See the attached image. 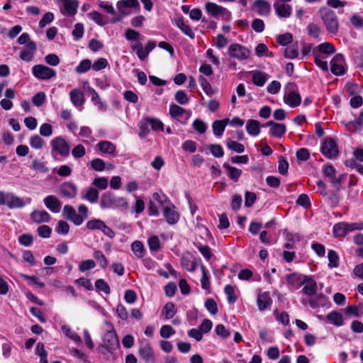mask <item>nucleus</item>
<instances>
[{
	"mask_svg": "<svg viewBox=\"0 0 363 363\" xmlns=\"http://www.w3.org/2000/svg\"><path fill=\"white\" fill-rule=\"evenodd\" d=\"M99 191L93 187L88 189L86 194L83 196V199H86L91 203H95L98 201L99 199Z\"/></svg>",
	"mask_w": 363,
	"mask_h": 363,
	"instance_id": "ea45409f",
	"label": "nucleus"
},
{
	"mask_svg": "<svg viewBox=\"0 0 363 363\" xmlns=\"http://www.w3.org/2000/svg\"><path fill=\"white\" fill-rule=\"evenodd\" d=\"M30 145L33 148L40 150L45 145V141L38 135H35L30 138Z\"/></svg>",
	"mask_w": 363,
	"mask_h": 363,
	"instance_id": "864d4df0",
	"label": "nucleus"
},
{
	"mask_svg": "<svg viewBox=\"0 0 363 363\" xmlns=\"http://www.w3.org/2000/svg\"><path fill=\"white\" fill-rule=\"evenodd\" d=\"M308 277L298 273H292L286 276V280L293 289H298L305 284Z\"/></svg>",
	"mask_w": 363,
	"mask_h": 363,
	"instance_id": "ddd939ff",
	"label": "nucleus"
},
{
	"mask_svg": "<svg viewBox=\"0 0 363 363\" xmlns=\"http://www.w3.org/2000/svg\"><path fill=\"white\" fill-rule=\"evenodd\" d=\"M127 205L126 201L123 197L116 198L113 194L106 191L101 195L100 206L101 208H114L118 206Z\"/></svg>",
	"mask_w": 363,
	"mask_h": 363,
	"instance_id": "20e7f679",
	"label": "nucleus"
},
{
	"mask_svg": "<svg viewBox=\"0 0 363 363\" xmlns=\"http://www.w3.org/2000/svg\"><path fill=\"white\" fill-rule=\"evenodd\" d=\"M147 244L151 251L157 252L160 248V241L157 235H152L147 240Z\"/></svg>",
	"mask_w": 363,
	"mask_h": 363,
	"instance_id": "3c124183",
	"label": "nucleus"
},
{
	"mask_svg": "<svg viewBox=\"0 0 363 363\" xmlns=\"http://www.w3.org/2000/svg\"><path fill=\"white\" fill-rule=\"evenodd\" d=\"M95 288L97 291H103L107 295L111 293L109 285L102 279L95 281Z\"/></svg>",
	"mask_w": 363,
	"mask_h": 363,
	"instance_id": "09e8293b",
	"label": "nucleus"
},
{
	"mask_svg": "<svg viewBox=\"0 0 363 363\" xmlns=\"http://www.w3.org/2000/svg\"><path fill=\"white\" fill-rule=\"evenodd\" d=\"M62 330L67 337H69L70 339L74 340L75 342H77V343L82 342V339L79 336V335L77 333H75L74 331H73L69 326L62 325Z\"/></svg>",
	"mask_w": 363,
	"mask_h": 363,
	"instance_id": "79ce46f5",
	"label": "nucleus"
},
{
	"mask_svg": "<svg viewBox=\"0 0 363 363\" xmlns=\"http://www.w3.org/2000/svg\"><path fill=\"white\" fill-rule=\"evenodd\" d=\"M96 267V263L93 259H86L82 262L79 265V269L82 272H84L86 271L94 269Z\"/></svg>",
	"mask_w": 363,
	"mask_h": 363,
	"instance_id": "13d9d810",
	"label": "nucleus"
},
{
	"mask_svg": "<svg viewBox=\"0 0 363 363\" xmlns=\"http://www.w3.org/2000/svg\"><path fill=\"white\" fill-rule=\"evenodd\" d=\"M174 99L179 104L184 105L188 104L189 99L186 94L183 90H179L176 92Z\"/></svg>",
	"mask_w": 363,
	"mask_h": 363,
	"instance_id": "0e129e2a",
	"label": "nucleus"
},
{
	"mask_svg": "<svg viewBox=\"0 0 363 363\" xmlns=\"http://www.w3.org/2000/svg\"><path fill=\"white\" fill-rule=\"evenodd\" d=\"M223 167L228 170V176L232 181L236 182L242 174V170L230 166L228 163H224Z\"/></svg>",
	"mask_w": 363,
	"mask_h": 363,
	"instance_id": "4c0bfd02",
	"label": "nucleus"
},
{
	"mask_svg": "<svg viewBox=\"0 0 363 363\" xmlns=\"http://www.w3.org/2000/svg\"><path fill=\"white\" fill-rule=\"evenodd\" d=\"M175 24L182 30V33L189 36L190 38L194 39L195 38V33L191 27L186 24L183 18H180L175 20Z\"/></svg>",
	"mask_w": 363,
	"mask_h": 363,
	"instance_id": "473e14b6",
	"label": "nucleus"
},
{
	"mask_svg": "<svg viewBox=\"0 0 363 363\" xmlns=\"http://www.w3.org/2000/svg\"><path fill=\"white\" fill-rule=\"evenodd\" d=\"M139 354L145 362H155L153 350L148 342H143L139 348Z\"/></svg>",
	"mask_w": 363,
	"mask_h": 363,
	"instance_id": "f3484780",
	"label": "nucleus"
},
{
	"mask_svg": "<svg viewBox=\"0 0 363 363\" xmlns=\"http://www.w3.org/2000/svg\"><path fill=\"white\" fill-rule=\"evenodd\" d=\"M227 147L238 153H242L245 150V147L242 144L234 141L231 139L226 140Z\"/></svg>",
	"mask_w": 363,
	"mask_h": 363,
	"instance_id": "49530a36",
	"label": "nucleus"
},
{
	"mask_svg": "<svg viewBox=\"0 0 363 363\" xmlns=\"http://www.w3.org/2000/svg\"><path fill=\"white\" fill-rule=\"evenodd\" d=\"M30 202L29 197L23 199L11 192L0 191V206H6L9 209L22 208Z\"/></svg>",
	"mask_w": 363,
	"mask_h": 363,
	"instance_id": "f257e3e1",
	"label": "nucleus"
},
{
	"mask_svg": "<svg viewBox=\"0 0 363 363\" xmlns=\"http://www.w3.org/2000/svg\"><path fill=\"white\" fill-rule=\"evenodd\" d=\"M323 174L326 177H328L331 184L336 186L337 189L340 186L341 179L336 177V170L332 165H327L323 169Z\"/></svg>",
	"mask_w": 363,
	"mask_h": 363,
	"instance_id": "5701e85b",
	"label": "nucleus"
},
{
	"mask_svg": "<svg viewBox=\"0 0 363 363\" xmlns=\"http://www.w3.org/2000/svg\"><path fill=\"white\" fill-rule=\"evenodd\" d=\"M163 216L169 225H174L179 220V214L177 211L175 206L171 202H168L164 206Z\"/></svg>",
	"mask_w": 363,
	"mask_h": 363,
	"instance_id": "9d476101",
	"label": "nucleus"
},
{
	"mask_svg": "<svg viewBox=\"0 0 363 363\" xmlns=\"http://www.w3.org/2000/svg\"><path fill=\"white\" fill-rule=\"evenodd\" d=\"M247 133L251 136H257L260 133V124L257 120L249 119L246 124Z\"/></svg>",
	"mask_w": 363,
	"mask_h": 363,
	"instance_id": "c756f323",
	"label": "nucleus"
},
{
	"mask_svg": "<svg viewBox=\"0 0 363 363\" xmlns=\"http://www.w3.org/2000/svg\"><path fill=\"white\" fill-rule=\"evenodd\" d=\"M250 50L238 43L231 44L228 49V55L239 61H242L248 59L250 56Z\"/></svg>",
	"mask_w": 363,
	"mask_h": 363,
	"instance_id": "423d86ee",
	"label": "nucleus"
},
{
	"mask_svg": "<svg viewBox=\"0 0 363 363\" xmlns=\"http://www.w3.org/2000/svg\"><path fill=\"white\" fill-rule=\"evenodd\" d=\"M59 191L62 197L74 199L77 194V187L74 184L70 182H66L60 185Z\"/></svg>",
	"mask_w": 363,
	"mask_h": 363,
	"instance_id": "2eb2a0df",
	"label": "nucleus"
},
{
	"mask_svg": "<svg viewBox=\"0 0 363 363\" xmlns=\"http://www.w3.org/2000/svg\"><path fill=\"white\" fill-rule=\"evenodd\" d=\"M275 13L280 18H289L291 15L292 9L289 4L276 2L274 4Z\"/></svg>",
	"mask_w": 363,
	"mask_h": 363,
	"instance_id": "aec40b11",
	"label": "nucleus"
},
{
	"mask_svg": "<svg viewBox=\"0 0 363 363\" xmlns=\"http://www.w3.org/2000/svg\"><path fill=\"white\" fill-rule=\"evenodd\" d=\"M322 154L328 159L335 158L338 155V148L335 140L332 138H328L321 145Z\"/></svg>",
	"mask_w": 363,
	"mask_h": 363,
	"instance_id": "1a4fd4ad",
	"label": "nucleus"
},
{
	"mask_svg": "<svg viewBox=\"0 0 363 363\" xmlns=\"http://www.w3.org/2000/svg\"><path fill=\"white\" fill-rule=\"evenodd\" d=\"M96 146L100 152L104 154L114 155L116 151L115 145L108 140L100 141Z\"/></svg>",
	"mask_w": 363,
	"mask_h": 363,
	"instance_id": "c85d7f7f",
	"label": "nucleus"
},
{
	"mask_svg": "<svg viewBox=\"0 0 363 363\" xmlns=\"http://www.w3.org/2000/svg\"><path fill=\"white\" fill-rule=\"evenodd\" d=\"M284 101L291 107H296L300 105L301 98L298 92L291 91L287 95L284 96Z\"/></svg>",
	"mask_w": 363,
	"mask_h": 363,
	"instance_id": "a878e982",
	"label": "nucleus"
},
{
	"mask_svg": "<svg viewBox=\"0 0 363 363\" xmlns=\"http://www.w3.org/2000/svg\"><path fill=\"white\" fill-rule=\"evenodd\" d=\"M31 220L36 223H48L50 219V215L45 210H34L30 213Z\"/></svg>",
	"mask_w": 363,
	"mask_h": 363,
	"instance_id": "412c9836",
	"label": "nucleus"
},
{
	"mask_svg": "<svg viewBox=\"0 0 363 363\" xmlns=\"http://www.w3.org/2000/svg\"><path fill=\"white\" fill-rule=\"evenodd\" d=\"M345 314L347 315H353L355 317H359L362 314H363V311L360 310L359 307L357 306H348L346 307L345 310Z\"/></svg>",
	"mask_w": 363,
	"mask_h": 363,
	"instance_id": "680f3d73",
	"label": "nucleus"
},
{
	"mask_svg": "<svg viewBox=\"0 0 363 363\" xmlns=\"http://www.w3.org/2000/svg\"><path fill=\"white\" fill-rule=\"evenodd\" d=\"M327 319L336 326H341L344 323L342 314L336 311L330 312L327 315Z\"/></svg>",
	"mask_w": 363,
	"mask_h": 363,
	"instance_id": "58836bf2",
	"label": "nucleus"
},
{
	"mask_svg": "<svg viewBox=\"0 0 363 363\" xmlns=\"http://www.w3.org/2000/svg\"><path fill=\"white\" fill-rule=\"evenodd\" d=\"M78 212L76 211H74V213L71 216V217L68 219V220L72 222L75 225H80L83 223L84 220L87 219L89 217L88 215V208L84 205L81 204L78 207Z\"/></svg>",
	"mask_w": 363,
	"mask_h": 363,
	"instance_id": "4468645a",
	"label": "nucleus"
},
{
	"mask_svg": "<svg viewBox=\"0 0 363 363\" xmlns=\"http://www.w3.org/2000/svg\"><path fill=\"white\" fill-rule=\"evenodd\" d=\"M94 257L99 262L102 268H106L108 264L107 259L104 256V253L101 250H96L94 252Z\"/></svg>",
	"mask_w": 363,
	"mask_h": 363,
	"instance_id": "774afa93",
	"label": "nucleus"
},
{
	"mask_svg": "<svg viewBox=\"0 0 363 363\" xmlns=\"http://www.w3.org/2000/svg\"><path fill=\"white\" fill-rule=\"evenodd\" d=\"M61 2L60 11L64 16H74L79 7V2L77 0H59Z\"/></svg>",
	"mask_w": 363,
	"mask_h": 363,
	"instance_id": "f8f14e48",
	"label": "nucleus"
},
{
	"mask_svg": "<svg viewBox=\"0 0 363 363\" xmlns=\"http://www.w3.org/2000/svg\"><path fill=\"white\" fill-rule=\"evenodd\" d=\"M90 165L93 169L97 172H102L105 169L106 164L104 161L100 158H96L90 162Z\"/></svg>",
	"mask_w": 363,
	"mask_h": 363,
	"instance_id": "6e6d98bb",
	"label": "nucleus"
},
{
	"mask_svg": "<svg viewBox=\"0 0 363 363\" xmlns=\"http://www.w3.org/2000/svg\"><path fill=\"white\" fill-rule=\"evenodd\" d=\"M43 203L47 208L54 213H57L60 211L61 202L59 199L53 195H50L44 198Z\"/></svg>",
	"mask_w": 363,
	"mask_h": 363,
	"instance_id": "6ab92c4d",
	"label": "nucleus"
},
{
	"mask_svg": "<svg viewBox=\"0 0 363 363\" xmlns=\"http://www.w3.org/2000/svg\"><path fill=\"white\" fill-rule=\"evenodd\" d=\"M199 82L203 90V91L208 96H211L214 94V91L213 90V88L211 85V84L208 82V81L204 78L203 76H200L199 77Z\"/></svg>",
	"mask_w": 363,
	"mask_h": 363,
	"instance_id": "de8ad7c7",
	"label": "nucleus"
},
{
	"mask_svg": "<svg viewBox=\"0 0 363 363\" xmlns=\"http://www.w3.org/2000/svg\"><path fill=\"white\" fill-rule=\"evenodd\" d=\"M37 233L40 237L43 238H48L50 237L52 229L48 225H43L38 228Z\"/></svg>",
	"mask_w": 363,
	"mask_h": 363,
	"instance_id": "e2e57ef3",
	"label": "nucleus"
},
{
	"mask_svg": "<svg viewBox=\"0 0 363 363\" xmlns=\"http://www.w3.org/2000/svg\"><path fill=\"white\" fill-rule=\"evenodd\" d=\"M207 13L213 18L221 16L224 20H229L231 13L225 7L218 5L216 3L207 2L205 4Z\"/></svg>",
	"mask_w": 363,
	"mask_h": 363,
	"instance_id": "0eeeda50",
	"label": "nucleus"
},
{
	"mask_svg": "<svg viewBox=\"0 0 363 363\" xmlns=\"http://www.w3.org/2000/svg\"><path fill=\"white\" fill-rule=\"evenodd\" d=\"M345 59L342 54L335 55L330 61V71L337 76L345 74V69L344 67Z\"/></svg>",
	"mask_w": 363,
	"mask_h": 363,
	"instance_id": "9b49d317",
	"label": "nucleus"
},
{
	"mask_svg": "<svg viewBox=\"0 0 363 363\" xmlns=\"http://www.w3.org/2000/svg\"><path fill=\"white\" fill-rule=\"evenodd\" d=\"M33 76L40 80H49L55 77L56 72L45 65H36L32 68Z\"/></svg>",
	"mask_w": 363,
	"mask_h": 363,
	"instance_id": "6e6552de",
	"label": "nucleus"
},
{
	"mask_svg": "<svg viewBox=\"0 0 363 363\" xmlns=\"http://www.w3.org/2000/svg\"><path fill=\"white\" fill-rule=\"evenodd\" d=\"M91 67V61L90 60L85 59L79 62L75 70L79 74H83L90 69Z\"/></svg>",
	"mask_w": 363,
	"mask_h": 363,
	"instance_id": "8fccbe9b",
	"label": "nucleus"
},
{
	"mask_svg": "<svg viewBox=\"0 0 363 363\" xmlns=\"http://www.w3.org/2000/svg\"><path fill=\"white\" fill-rule=\"evenodd\" d=\"M211 153L215 157H222L224 155L223 147L220 145L213 144L209 146Z\"/></svg>",
	"mask_w": 363,
	"mask_h": 363,
	"instance_id": "69168bd1",
	"label": "nucleus"
},
{
	"mask_svg": "<svg viewBox=\"0 0 363 363\" xmlns=\"http://www.w3.org/2000/svg\"><path fill=\"white\" fill-rule=\"evenodd\" d=\"M177 312V308L174 303L172 302H168L164 306L162 311V314L165 316L166 319L172 318Z\"/></svg>",
	"mask_w": 363,
	"mask_h": 363,
	"instance_id": "c9c22d12",
	"label": "nucleus"
},
{
	"mask_svg": "<svg viewBox=\"0 0 363 363\" xmlns=\"http://www.w3.org/2000/svg\"><path fill=\"white\" fill-rule=\"evenodd\" d=\"M263 127H270L269 133L271 135L276 138H281L286 131V128L284 124L277 123L272 121L267 122L262 125Z\"/></svg>",
	"mask_w": 363,
	"mask_h": 363,
	"instance_id": "dca6fc26",
	"label": "nucleus"
},
{
	"mask_svg": "<svg viewBox=\"0 0 363 363\" xmlns=\"http://www.w3.org/2000/svg\"><path fill=\"white\" fill-rule=\"evenodd\" d=\"M70 100L72 104L76 106H81L84 102V93L79 89H74L69 92Z\"/></svg>",
	"mask_w": 363,
	"mask_h": 363,
	"instance_id": "bb28decb",
	"label": "nucleus"
},
{
	"mask_svg": "<svg viewBox=\"0 0 363 363\" xmlns=\"http://www.w3.org/2000/svg\"><path fill=\"white\" fill-rule=\"evenodd\" d=\"M328 258L330 268H336L339 266V257L335 251L330 250L328 252Z\"/></svg>",
	"mask_w": 363,
	"mask_h": 363,
	"instance_id": "c03bdc74",
	"label": "nucleus"
},
{
	"mask_svg": "<svg viewBox=\"0 0 363 363\" xmlns=\"http://www.w3.org/2000/svg\"><path fill=\"white\" fill-rule=\"evenodd\" d=\"M225 293L228 296V301L230 303H234L237 301V296L235 295V289L232 285H227L224 289Z\"/></svg>",
	"mask_w": 363,
	"mask_h": 363,
	"instance_id": "bf43d9fd",
	"label": "nucleus"
},
{
	"mask_svg": "<svg viewBox=\"0 0 363 363\" xmlns=\"http://www.w3.org/2000/svg\"><path fill=\"white\" fill-rule=\"evenodd\" d=\"M320 52L323 54H333L335 52L334 45L330 43H323L318 46Z\"/></svg>",
	"mask_w": 363,
	"mask_h": 363,
	"instance_id": "5fc2aeb1",
	"label": "nucleus"
},
{
	"mask_svg": "<svg viewBox=\"0 0 363 363\" xmlns=\"http://www.w3.org/2000/svg\"><path fill=\"white\" fill-rule=\"evenodd\" d=\"M51 155L55 158L60 155L62 157H67L70 152V146L68 142L62 136H57L50 141Z\"/></svg>",
	"mask_w": 363,
	"mask_h": 363,
	"instance_id": "7ed1b4c3",
	"label": "nucleus"
},
{
	"mask_svg": "<svg viewBox=\"0 0 363 363\" xmlns=\"http://www.w3.org/2000/svg\"><path fill=\"white\" fill-rule=\"evenodd\" d=\"M186 113V110L176 104H171L169 106V113L172 117L179 120L183 114Z\"/></svg>",
	"mask_w": 363,
	"mask_h": 363,
	"instance_id": "37998d69",
	"label": "nucleus"
},
{
	"mask_svg": "<svg viewBox=\"0 0 363 363\" xmlns=\"http://www.w3.org/2000/svg\"><path fill=\"white\" fill-rule=\"evenodd\" d=\"M55 231L58 234L67 235L69 231V225L65 220H59L55 228Z\"/></svg>",
	"mask_w": 363,
	"mask_h": 363,
	"instance_id": "4d7b16f0",
	"label": "nucleus"
},
{
	"mask_svg": "<svg viewBox=\"0 0 363 363\" xmlns=\"http://www.w3.org/2000/svg\"><path fill=\"white\" fill-rule=\"evenodd\" d=\"M111 329L108 330L103 336L104 345L99 347L100 351L105 354L106 352H111L118 346V340L116 333L112 325H109Z\"/></svg>",
	"mask_w": 363,
	"mask_h": 363,
	"instance_id": "39448f33",
	"label": "nucleus"
},
{
	"mask_svg": "<svg viewBox=\"0 0 363 363\" xmlns=\"http://www.w3.org/2000/svg\"><path fill=\"white\" fill-rule=\"evenodd\" d=\"M269 75L260 71L252 72V82L255 85L262 86L267 81Z\"/></svg>",
	"mask_w": 363,
	"mask_h": 363,
	"instance_id": "2f4dec72",
	"label": "nucleus"
},
{
	"mask_svg": "<svg viewBox=\"0 0 363 363\" xmlns=\"http://www.w3.org/2000/svg\"><path fill=\"white\" fill-rule=\"evenodd\" d=\"M253 6L256 8L257 13L259 16H265L269 15L271 12L270 4L264 0H256Z\"/></svg>",
	"mask_w": 363,
	"mask_h": 363,
	"instance_id": "b1692460",
	"label": "nucleus"
},
{
	"mask_svg": "<svg viewBox=\"0 0 363 363\" xmlns=\"http://www.w3.org/2000/svg\"><path fill=\"white\" fill-rule=\"evenodd\" d=\"M302 289V292L307 296L311 297L316 294L317 291V284L314 279L311 277H308L306 282Z\"/></svg>",
	"mask_w": 363,
	"mask_h": 363,
	"instance_id": "393cba45",
	"label": "nucleus"
},
{
	"mask_svg": "<svg viewBox=\"0 0 363 363\" xmlns=\"http://www.w3.org/2000/svg\"><path fill=\"white\" fill-rule=\"evenodd\" d=\"M140 4L138 0H122L117 3V8L121 13H125L123 9L125 8H138L139 9Z\"/></svg>",
	"mask_w": 363,
	"mask_h": 363,
	"instance_id": "f704fd0d",
	"label": "nucleus"
},
{
	"mask_svg": "<svg viewBox=\"0 0 363 363\" xmlns=\"http://www.w3.org/2000/svg\"><path fill=\"white\" fill-rule=\"evenodd\" d=\"M36 50L35 43L34 41L28 42L26 44V50L21 51L19 55L20 59L26 62H31L34 58Z\"/></svg>",
	"mask_w": 363,
	"mask_h": 363,
	"instance_id": "a211bd4d",
	"label": "nucleus"
},
{
	"mask_svg": "<svg viewBox=\"0 0 363 363\" xmlns=\"http://www.w3.org/2000/svg\"><path fill=\"white\" fill-rule=\"evenodd\" d=\"M131 249L137 257L142 258L144 256V246L140 241H134L131 245Z\"/></svg>",
	"mask_w": 363,
	"mask_h": 363,
	"instance_id": "a18cd8bd",
	"label": "nucleus"
},
{
	"mask_svg": "<svg viewBox=\"0 0 363 363\" xmlns=\"http://www.w3.org/2000/svg\"><path fill=\"white\" fill-rule=\"evenodd\" d=\"M333 230L335 237L346 235L349 233L347 223L341 222L335 224Z\"/></svg>",
	"mask_w": 363,
	"mask_h": 363,
	"instance_id": "e433bc0d",
	"label": "nucleus"
},
{
	"mask_svg": "<svg viewBox=\"0 0 363 363\" xmlns=\"http://www.w3.org/2000/svg\"><path fill=\"white\" fill-rule=\"evenodd\" d=\"M45 100H46L45 94L42 91L38 92L32 98L33 104L38 107L41 106L45 103Z\"/></svg>",
	"mask_w": 363,
	"mask_h": 363,
	"instance_id": "052dcab7",
	"label": "nucleus"
},
{
	"mask_svg": "<svg viewBox=\"0 0 363 363\" xmlns=\"http://www.w3.org/2000/svg\"><path fill=\"white\" fill-rule=\"evenodd\" d=\"M319 13L327 30L332 34L337 33L339 23L335 12L328 8L322 7L319 9Z\"/></svg>",
	"mask_w": 363,
	"mask_h": 363,
	"instance_id": "f03ea898",
	"label": "nucleus"
},
{
	"mask_svg": "<svg viewBox=\"0 0 363 363\" xmlns=\"http://www.w3.org/2000/svg\"><path fill=\"white\" fill-rule=\"evenodd\" d=\"M272 303L269 294L267 291L259 292L257 294V303L259 311H264Z\"/></svg>",
	"mask_w": 363,
	"mask_h": 363,
	"instance_id": "4be33fe9",
	"label": "nucleus"
},
{
	"mask_svg": "<svg viewBox=\"0 0 363 363\" xmlns=\"http://www.w3.org/2000/svg\"><path fill=\"white\" fill-rule=\"evenodd\" d=\"M89 17L99 26H104L106 22L104 21L103 16L98 11H94L88 13Z\"/></svg>",
	"mask_w": 363,
	"mask_h": 363,
	"instance_id": "338daca9",
	"label": "nucleus"
},
{
	"mask_svg": "<svg viewBox=\"0 0 363 363\" xmlns=\"http://www.w3.org/2000/svg\"><path fill=\"white\" fill-rule=\"evenodd\" d=\"M346 127L352 131L361 130L363 127V110L360 112L358 118L348 122Z\"/></svg>",
	"mask_w": 363,
	"mask_h": 363,
	"instance_id": "72a5a7b5",
	"label": "nucleus"
},
{
	"mask_svg": "<svg viewBox=\"0 0 363 363\" xmlns=\"http://www.w3.org/2000/svg\"><path fill=\"white\" fill-rule=\"evenodd\" d=\"M20 277L28 281V284L30 285H37L39 288H43L45 284L40 281L36 276H29L25 274H20Z\"/></svg>",
	"mask_w": 363,
	"mask_h": 363,
	"instance_id": "603ef678",
	"label": "nucleus"
},
{
	"mask_svg": "<svg viewBox=\"0 0 363 363\" xmlns=\"http://www.w3.org/2000/svg\"><path fill=\"white\" fill-rule=\"evenodd\" d=\"M326 301V297L323 294H315L308 299V303L312 308L323 306Z\"/></svg>",
	"mask_w": 363,
	"mask_h": 363,
	"instance_id": "7c9ffc66",
	"label": "nucleus"
},
{
	"mask_svg": "<svg viewBox=\"0 0 363 363\" xmlns=\"http://www.w3.org/2000/svg\"><path fill=\"white\" fill-rule=\"evenodd\" d=\"M298 55V46L297 43L292 44L285 49L284 56L286 58L294 59Z\"/></svg>",
	"mask_w": 363,
	"mask_h": 363,
	"instance_id": "a19ab883",
	"label": "nucleus"
},
{
	"mask_svg": "<svg viewBox=\"0 0 363 363\" xmlns=\"http://www.w3.org/2000/svg\"><path fill=\"white\" fill-rule=\"evenodd\" d=\"M229 122V119L216 120L212 123L213 132L215 136L220 137L225 129L227 124Z\"/></svg>",
	"mask_w": 363,
	"mask_h": 363,
	"instance_id": "cd10ccee",
	"label": "nucleus"
}]
</instances>
